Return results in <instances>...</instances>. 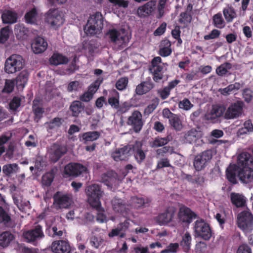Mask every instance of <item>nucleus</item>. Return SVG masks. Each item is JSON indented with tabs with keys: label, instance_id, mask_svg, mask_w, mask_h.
I'll return each mask as SVG.
<instances>
[{
	"label": "nucleus",
	"instance_id": "nucleus-1",
	"mask_svg": "<svg viewBox=\"0 0 253 253\" xmlns=\"http://www.w3.org/2000/svg\"><path fill=\"white\" fill-rule=\"evenodd\" d=\"M85 193L87 198V202L93 208L98 211L101 209L100 198L103 195V192L100 186L93 184L88 186L85 189Z\"/></svg>",
	"mask_w": 253,
	"mask_h": 253
},
{
	"label": "nucleus",
	"instance_id": "nucleus-2",
	"mask_svg": "<svg viewBox=\"0 0 253 253\" xmlns=\"http://www.w3.org/2000/svg\"><path fill=\"white\" fill-rule=\"evenodd\" d=\"M103 26L102 15L96 12L90 16L84 28V31L87 35H94L100 32Z\"/></svg>",
	"mask_w": 253,
	"mask_h": 253
},
{
	"label": "nucleus",
	"instance_id": "nucleus-3",
	"mask_svg": "<svg viewBox=\"0 0 253 253\" xmlns=\"http://www.w3.org/2000/svg\"><path fill=\"white\" fill-rule=\"evenodd\" d=\"M106 36L112 42L120 47L125 45L130 39L128 31L124 29L119 31L115 29L110 30Z\"/></svg>",
	"mask_w": 253,
	"mask_h": 253
},
{
	"label": "nucleus",
	"instance_id": "nucleus-4",
	"mask_svg": "<svg viewBox=\"0 0 253 253\" xmlns=\"http://www.w3.org/2000/svg\"><path fill=\"white\" fill-rule=\"evenodd\" d=\"M24 66L23 57L18 54H13L6 59L4 70L8 74H13L22 69Z\"/></svg>",
	"mask_w": 253,
	"mask_h": 253
},
{
	"label": "nucleus",
	"instance_id": "nucleus-5",
	"mask_svg": "<svg viewBox=\"0 0 253 253\" xmlns=\"http://www.w3.org/2000/svg\"><path fill=\"white\" fill-rule=\"evenodd\" d=\"M238 227L246 234L253 231V217L252 213L248 211H244L240 212L237 218Z\"/></svg>",
	"mask_w": 253,
	"mask_h": 253
},
{
	"label": "nucleus",
	"instance_id": "nucleus-6",
	"mask_svg": "<svg viewBox=\"0 0 253 253\" xmlns=\"http://www.w3.org/2000/svg\"><path fill=\"white\" fill-rule=\"evenodd\" d=\"M45 21L52 28H57L64 23L63 14L58 9H50L45 15Z\"/></svg>",
	"mask_w": 253,
	"mask_h": 253
},
{
	"label": "nucleus",
	"instance_id": "nucleus-7",
	"mask_svg": "<svg viewBox=\"0 0 253 253\" xmlns=\"http://www.w3.org/2000/svg\"><path fill=\"white\" fill-rule=\"evenodd\" d=\"M244 103L237 100L231 103L224 109V117L226 119H234L241 116L243 113Z\"/></svg>",
	"mask_w": 253,
	"mask_h": 253
},
{
	"label": "nucleus",
	"instance_id": "nucleus-8",
	"mask_svg": "<svg viewBox=\"0 0 253 253\" xmlns=\"http://www.w3.org/2000/svg\"><path fill=\"white\" fill-rule=\"evenodd\" d=\"M194 235L205 240H209L211 236V232L209 224L203 219H198L194 223Z\"/></svg>",
	"mask_w": 253,
	"mask_h": 253
},
{
	"label": "nucleus",
	"instance_id": "nucleus-9",
	"mask_svg": "<svg viewBox=\"0 0 253 253\" xmlns=\"http://www.w3.org/2000/svg\"><path fill=\"white\" fill-rule=\"evenodd\" d=\"M212 158L211 152L206 151L196 156L194 161V166L197 170L203 169Z\"/></svg>",
	"mask_w": 253,
	"mask_h": 253
},
{
	"label": "nucleus",
	"instance_id": "nucleus-10",
	"mask_svg": "<svg viewBox=\"0 0 253 253\" xmlns=\"http://www.w3.org/2000/svg\"><path fill=\"white\" fill-rule=\"evenodd\" d=\"M87 168L78 163H70L64 168V174L66 176H77L87 172Z\"/></svg>",
	"mask_w": 253,
	"mask_h": 253
},
{
	"label": "nucleus",
	"instance_id": "nucleus-11",
	"mask_svg": "<svg viewBox=\"0 0 253 253\" xmlns=\"http://www.w3.org/2000/svg\"><path fill=\"white\" fill-rule=\"evenodd\" d=\"M160 57H156L152 61L151 67L150 68L151 72L153 74V80L156 82H159L163 78L162 71L163 69V64L161 62Z\"/></svg>",
	"mask_w": 253,
	"mask_h": 253
},
{
	"label": "nucleus",
	"instance_id": "nucleus-12",
	"mask_svg": "<svg viewBox=\"0 0 253 253\" xmlns=\"http://www.w3.org/2000/svg\"><path fill=\"white\" fill-rule=\"evenodd\" d=\"M131 148L130 145H127L116 149L112 153L111 157L115 161H125L130 155Z\"/></svg>",
	"mask_w": 253,
	"mask_h": 253
},
{
	"label": "nucleus",
	"instance_id": "nucleus-13",
	"mask_svg": "<svg viewBox=\"0 0 253 253\" xmlns=\"http://www.w3.org/2000/svg\"><path fill=\"white\" fill-rule=\"evenodd\" d=\"M196 217V214L189 208L185 206H182L180 208L178 211V218L181 222L189 224Z\"/></svg>",
	"mask_w": 253,
	"mask_h": 253
},
{
	"label": "nucleus",
	"instance_id": "nucleus-14",
	"mask_svg": "<svg viewBox=\"0 0 253 253\" xmlns=\"http://www.w3.org/2000/svg\"><path fill=\"white\" fill-rule=\"evenodd\" d=\"M127 124L133 126L136 132H139L143 126L142 115L140 112L137 111L133 112L128 118Z\"/></svg>",
	"mask_w": 253,
	"mask_h": 253
},
{
	"label": "nucleus",
	"instance_id": "nucleus-15",
	"mask_svg": "<svg viewBox=\"0 0 253 253\" xmlns=\"http://www.w3.org/2000/svg\"><path fill=\"white\" fill-rule=\"evenodd\" d=\"M23 237L28 242H33L44 236L43 233L40 226H37L35 228L23 233Z\"/></svg>",
	"mask_w": 253,
	"mask_h": 253
},
{
	"label": "nucleus",
	"instance_id": "nucleus-16",
	"mask_svg": "<svg viewBox=\"0 0 253 253\" xmlns=\"http://www.w3.org/2000/svg\"><path fill=\"white\" fill-rule=\"evenodd\" d=\"M54 204L59 208H67L72 203L71 197L67 195L60 192H57L54 195Z\"/></svg>",
	"mask_w": 253,
	"mask_h": 253
},
{
	"label": "nucleus",
	"instance_id": "nucleus-17",
	"mask_svg": "<svg viewBox=\"0 0 253 253\" xmlns=\"http://www.w3.org/2000/svg\"><path fill=\"white\" fill-rule=\"evenodd\" d=\"M52 251L54 253H70L71 247L69 243L63 240L55 241L51 246Z\"/></svg>",
	"mask_w": 253,
	"mask_h": 253
},
{
	"label": "nucleus",
	"instance_id": "nucleus-18",
	"mask_svg": "<svg viewBox=\"0 0 253 253\" xmlns=\"http://www.w3.org/2000/svg\"><path fill=\"white\" fill-rule=\"evenodd\" d=\"M31 47L35 53H41L46 49L47 43L43 38L39 37L34 40Z\"/></svg>",
	"mask_w": 253,
	"mask_h": 253
},
{
	"label": "nucleus",
	"instance_id": "nucleus-19",
	"mask_svg": "<svg viewBox=\"0 0 253 253\" xmlns=\"http://www.w3.org/2000/svg\"><path fill=\"white\" fill-rule=\"evenodd\" d=\"M66 152L65 146L54 144L51 146L49 158L52 162H56Z\"/></svg>",
	"mask_w": 253,
	"mask_h": 253
},
{
	"label": "nucleus",
	"instance_id": "nucleus-20",
	"mask_svg": "<svg viewBox=\"0 0 253 253\" xmlns=\"http://www.w3.org/2000/svg\"><path fill=\"white\" fill-rule=\"evenodd\" d=\"M175 210L173 207H169L163 213L157 217V221L161 225H164L170 222L175 215Z\"/></svg>",
	"mask_w": 253,
	"mask_h": 253
},
{
	"label": "nucleus",
	"instance_id": "nucleus-21",
	"mask_svg": "<svg viewBox=\"0 0 253 253\" xmlns=\"http://www.w3.org/2000/svg\"><path fill=\"white\" fill-rule=\"evenodd\" d=\"M224 108L222 106L213 107L205 115V118L208 121L215 122L216 120L222 115L224 116Z\"/></svg>",
	"mask_w": 253,
	"mask_h": 253
},
{
	"label": "nucleus",
	"instance_id": "nucleus-22",
	"mask_svg": "<svg viewBox=\"0 0 253 253\" xmlns=\"http://www.w3.org/2000/svg\"><path fill=\"white\" fill-rule=\"evenodd\" d=\"M240 180L245 183H248L253 180V169L250 168H244L238 171Z\"/></svg>",
	"mask_w": 253,
	"mask_h": 253
},
{
	"label": "nucleus",
	"instance_id": "nucleus-23",
	"mask_svg": "<svg viewBox=\"0 0 253 253\" xmlns=\"http://www.w3.org/2000/svg\"><path fill=\"white\" fill-rule=\"evenodd\" d=\"M112 206L113 210L124 214L129 209V206L121 199L114 198L112 200Z\"/></svg>",
	"mask_w": 253,
	"mask_h": 253
},
{
	"label": "nucleus",
	"instance_id": "nucleus-24",
	"mask_svg": "<svg viewBox=\"0 0 253 253\" xmlns=\"http://www.w3.org/2000/svg\"><path fill=\"white\" fill-rule=\"evenodd\" d=\"M253 163V157L247 152H243L239 155L238 157V165L239 167L244 168H250Z\"/></svg>",
	"mask_w": 253,
	"mask_h": 253
},
{
	"label": "nucleus",
	"instance_id": "nucleus-25",
	"mask_svg": "<svg viewBox=\"0 0 253 253\" xmlns=\"http://www.w3.org/2000/svg\"><path fill=\"white\" fill-rule=\"evenodd\" d=\"M1 19L4 23L13 24L17 20V14L11 10H5L1 15Z\"/></svg>",
	"mask_w": 253,
	"mask_h": 253
},
{
	"label": "nucleus",
	"instance_id": "nucleus-26",
	"mask_svg": "<svg viewBox=\"0 0 253 253\" xmlns=\"http://www.w3.org/2000/svg\"><path fill=\"white\" fill-rule=\"evenodd\" d=\"M154 4L152 1H149L139 7L137 10V13L140 17H144L150 14L154 9Z\"/></svg>",
	"mask_w": 253,
	"mask_h": 253
},
{
	"label": "nucleus",
	"instance_id": "nucleus-27",
	"mask_svg": "<svg viewBox=\"0 0 253 253\" xmlns=\"http://www.w3.org/2000/svg\"><path fill=\"white\" fill-rule=\"evenodd\" d=\"M68 61L67 57L58 53H54L49 59L50 63L55 66L66 64Z\"/></svg>",
	"mask_w": 253,
	"mask_h": 253
},
{
	"label": "nucleus",
	"instance_id": "nucleus-28",
	"mask_svg": "<svg viewBox=\"0 0 253 253\" xmlns=\"http://www.w3.org/2000/svg\"><path fill=\"white\" fill-rule=\"evenodd\" d=\"M100 135V133L97 131H88L80 135V138L84 143H87L97 140Z\"/></svg>",
	"mask_w": 253,
	"mask_h": 253
},
{
	"label": "nucleus",
	"instance_id": "nucleus-29",
	"mask_svg": "<svg viewBox=\"0 0 253 253\" xmlns=\"http://www.w3.org/2000/svg\"><path fill=\"white\" fill-rule=\"evenodd\" d=\"M117 174L114 171H109L107 173L102 174L101 181L106 185L108 187L111 188L113 184L116 180Z\"/></svg>",
	"mask_w": 253,
	"mask_h": 253
},
{
	"label": "nucleus",
	"instance_id": "nucleus-30",
	"mask_svg": "<svg viewBox=\"0 0 253 253\" xmlns=\"http://www.w3.org/2000/svg\"><path fill=\"white\" fill-rule=\"evenodd\" d=\"M230 199L232 203L237 207H242L245 206L246 198L239 193L232 192L230 194Z\"/></svg>",
	"mask_w": 253,
	"mask_h": 253
},
{
	"label": "nucleus",
	"instance_id": "nucleus-31",
	"mask_svg": "<svg viewBox=\"0 0 253 253\" xmlns=\"http://www.w3.org/2000/svg\"><path fill=\"white\" fill-rule=\"evenodd\" d=\"M241 84L240 83H235L233 84H229L228 86L224 88H219L218 89V92L224 96H228L231 93H234V92L239 90Z\"/></svg>",
	"mask_w": 253,
	"mask_h": 253
},
{
	"label": "nucleus",
	"instance_id": "nucleus-32",
	"mask_svg": "<svg viewBox=\"0 0 253 253\" xmlns=\"http://www.w3.org/2000/svg\"><path fill=\"white\" fill-rule=\"evenodd\" d=\"M108 103L111 107L117 109L119 106V94L115 89L110 91V96L108 98Z\"/></svg>",
	"mask_w": 253,
	"mask_h": 253
},
{
	"label": "nucleus",
	"instance_id": "nucleus-33",
	"mask_svg": "<svg viewBox=\"0 0 253 253\" xmlns=\"http://www.w3.org/2000/svg\"><path fill=\"white\" fill-rule=\"evenodd\" d=\"M15 34L19 39H24L27 36L29 31L23 24H17L15 26Z\"/></svg>",
	"mask_w": 253,
	"mask_h": 253
},
{
	"label": "nucleus",
	"instance_id": "nucleus-34",
	"mask_svg": "<svg viewBox=\"0 0 253 253\" xmlns=\"http://www.w3.org/2000/svg\"><path fill=\"white\" fill-rule=\"evenodd\" d=\"M153 88V85L149 82H144L138 84L135 89L136 93L139 95L146 93Z\"/></svg>",
	"mask_w": 253,
	"mask_h": 253
},
{
	"label": "nucleus",
	"instance_id": "nucleus-35",
	"mask_svg": "<svg viewBox=\"0 0 253 253\" xmlns=\"http://www.w3.org/2000/svg\"><path fill=\"white\" fill-rule=\"evenodd\" d=\"M239 170L235 165H230L226 169V176L229 181L233 183H236V174Z\"/></svg>",
	"mask_w": 253,
	"mask_h": 253
},
{
	"label": "nucleus",
	"instance_id": "nucleus-36",
	"mask_svg": "<svg viewBox=\"0 0 253 253\" xmlns=\"http://www.w3.org/2000/svg\"><path fill=\"white\" fill-rule=\"evenodd\" d=\"M14 239L13 235L9 232H4L0 235V246L5 247Z\"/></svg>",
	"mask_w": 253,
	"mask_h": 253
},
{
	"label": "nucleus",
	"instance_id": "nucleus-37",
	"mask_svg": "<svg viewBox=\"0 0 253 253\" xmlns=\"http://www.w3.org/2000/svg\"><path fill=\"white\" fill-rule=\"evenodd\" d=\"M224 16L226 20L228 22H232L235 18L236 17L237 14L234 9L231 6H227L223 11Z\"/></svg>",
	"mask_w": 253,
	"mask_h": 253
},
{
	"label": "nucleus",
	"instance_id": "nucleus-38",
	"mask_svg": "<svg viewBox=\"0 0 253 253\" xmlns=\"http://www.w3.org/2000/svg\"><path fill=\"white\" fill-rule=\"evenodd\" d=\"M172 127L176 130H181L183 127L180 118L177 115H172L169 120Z\"/></svg>",
	"mask_w": 253,
	"mask_h": 253
},
{
	"label": "nucleus",
	"instance_id": "nucleus-39",
	"mask_svg": "<svg viewBox=\"0 0 253 253\" xmlns=\"http://www.w3.org/2000/svg\"><path fill=\"white\" fill-rule=\"evenodd\" d=\"M19 167L16 164H9L5 165L2 167V171L6 175L10 176L11 174L18 171Z\"/></svg>",
	"mask_w": 253,
	"mask_h": 253
},
{
	"label": "nucleus",
	"instance_id": "nucleus-40",
	"mask_svg": "<svg viewBox=\"0 0 253 253\" xmlns=\"http://www.w3.org/2000/svg\"><path fill=\"white\" fill-rule=\"evenodd\" d=\"M161 46L159 51L161 56L166 57L171 54L170 43L169 41H164L161 43Z\"/></svg>",
	"mask_w": 253,
	"mask_h": 253
},
{
	"label": "nucleus",
	"instance_id": "nucleus-41",
	"mask_svg": "<svg viewBox=\"0 0 253 253\" xmlns=\"http://www.w3.org/2000/svg\"><path fill=\"white\" fill-rule=\"evenodd\" d=\"M25 18L26 22L28 23H35L38 19V13L36 9L34 8L27 12L25 15Z\"/></svg>",
	"mask_w": 253,
	"mask_h": 253
},
{
	"label": "nucleus",
	"instance_id": "nucleus-42",
	"mask_svg": "<svg viewBox=\"0 0 253 253\" xmlns=\"http://www.w3.org/2000/svg\"><path fill=\"white\" fill-rule=\"evenodd\" d=\"M169 140L167 137L161 138L156 137L154 140L150 141V146L152 148H156L159 147H162L166 145Z\"/></svg>",
	"mask_w": 253,
	"mask_h": 253
},
{
	"label": "nucleus",
	"instance_id": "nucleus-43",
	"mask_svg": "<svg viewBox=\"0 0 253 253\" xmlns=\"http://www.w3.org/2000/svg\"><path fill=\"white\" fill-rule=\"evenodd\" d=\"M112 6V10L115 12L120 7L126 8L128 6V1L125 0H109Z\"/></svg>",
	"mask_w": 253,
	"mask_h": 253
},
{
	"label": "nucleus",
	"instance_id": "nucleus-44",
	"mask_svg": "<svg viewBox=\"0 0 253 253\" xmlns=\"http://www.w3.org/2000/svg\"><path fill=\"white\" fill-rule=\"evenodd\" d=\"M232 65L228 62L223 63L216 69V74L219 76H223L227 74L231 69Z\"/></svg>",
	"mask_w": 253,
	"mask_h": 253
},
{
	"label": "nucleus",
	"instance_id": "nucleus-45",
	"mask_svg": "<svg viewBox=\"0 0 253 253\" xmlns=\"http://www.w3.org/2000/svg\"><path fill=\"white\" fill-rule=\"evenodd\" d=\"M191 242V237L190 234L188 232H186L183 235L182 241H181V245L185 252L188 251L190 249Z\"/></svg>",
	"mask_w": 253,
	"mask_h": 253
},
{
	"label": "nucleus",
	"instance_id": "nucleus-46",
	"mask_svg": "<svg viewBox=\"0 0 253 253\" xmlns=\"http://www.w3.org/2000/svg\"><path fill=\"white\" fill-rule=\"evenodd\" d=\"M70 109L74 116H78L83 110L82 104L79 101H74L70 106Z\"/></svg>",
	"mask_w": 253,
	"mask_h": 253
},
{
	"label": "nucleus",
	"instance_id": "nucleus-47",
	"mask_svg": "<svg viewBox=\"0 0 253 253\" xmlns=\"http://www.w3.org/2000/svg\"><path fill=\"white\" fill-rule=\"evenodd\" d=\"M28 79V74L25 71H23L16 78V84L18 85L23 87L26 84Z\"/></svg>",
	"mask_w": 253,
	"mask_h": 253
},
{
	"label": "nucleus",
	"instance_id": "nucleus-48",
	"mask_svg": "<svg viewBox=\"0 0 253 253\" xmlns=\"http://www.w3.org/2000/svg\"><path fill=\"white\" fill-rule=\"evenodd\" d=\"M10 33L9 27L2 28L0 31V43H5L8 39Z\"/></svg>",
	"mask_w": 253,
	"mask_h": 253
},
{
	"label": "nucleus",
	"instance_id": "nucleus-49",
	"mask_svg": "<svg viewBox=\"0 0 253 253\" xmlns=\"http://www.w3.org/2000/svg\"><path fill=\"white\" fill-rule=\"evenodd\" d=\"M63 120L60 118H55L49 123L46 124L48 129H53L59 127L63 123Z\"/></svg>",
	"mask_w": 253,
	"mask_h": 253
},
{
	"label": "nucleus",
	"instance_id": "nucleus-50",
	"mask_svg": "<svg viewBox=\"0 0 253 253\" xmlns=\"http://www.w3.org/2000/svg\"><path fill=\"white\" fill-rule=\"evenodd\" d=\"M197 132L194 130H191L186 133L184 135V142L191 143L196 140Z\"/></svg>",
	"mask_w": 253,
	"mask_h": 253
},
{
	"label": "nucleus",
	"instance_id": "nucleus-51",
	"mask_svg": "<svg viewBox=\"0 0 253 253\" xmlns=\"http://www.w3.org/2000/svg\"><path fill=\"white\" fill-rule=\"evenodd\" d=\"M213 21L214 25L218 28H222L225 26V22L220 13L214 15L213 17Z\"/></svg>",
	"mask_w": 253,
	"mask_h": 253
},
{
	"label": "nucleus",
	"instance_id": "nucleus-52",
	"mask_svg": "<svg viewBox=\"0 0 253 253\" xmlns=\"http://www.w3.org/2000/svg\"><path fill=\"white\" fill-rule=\"evenodd\" d=\"M103 81V78L101 77H99L94 84H91L88 89V91L90 92L92 95H93L96 91L98 90L99 85Z\"/></svg>",
	"mask_w": 253,
	"mask_h": 253
},
{
	"label": "nucleus",
	"instance_id": "nucleus-53",
	"mask_svg": "<svg viewBox=\"0 0 253 253\" xmlns=\"http://www.w3.org/2000/svg\"><path fill=\"white\" fill-rule=\"evenodd\" d=\"M159 103V100L158 98H155L152 100L151 103L149 104L144 110L145 114H150L156 108Z\"/></svg>",
	"mask_w": 253,
	"mask_h": 253
},
{
	"label": "nucleus",
	"instance_id": "nucleus-54",
	"mask_svg": "<svg viewBox=\"0 0 253 253\" xmlns=\"http://www.w3.org/2000/svg\"><path fill=\"white\" fill-rule=\"evenodd\" d=\"M38 102L39 100L37 99H35L33 101V108L36 118L39 119L42 117L43 111L42 108L37 106Z\"/></svg>",
	"mask_w": 253,
	"mask_h": 253
},
{
	"label": "nucleus",
	"instance_id": "nucleus-55",
	"mask_svg": "<svg viewBox=\"0 0 253 253\" xmlns=\"http://www.w3.org/2000/svg\"><path fill=\"white\" fill-rule=\"evenodd\" d=\"M23 97H14L9 103V108L12 110H16L21 105Z\"/></svg>",
	"mask_w": 253,
	"mask_h": 253
},
{
	"label": "nucleus",
	"instance_id": "nucleus-56",
	"mask_svg": "<svg viewBox=\"0 0 253 253\" xmlns=\"http://www.w3.org/2000/svg\"><path fill=\"white\" fill-rule=\"evenodd\" d=\"M103 240L100 237L95 236L92 237L90 239V244L91 247L98 249L101 247L103 243Z\"/></svg>",
	"mask_w": 253,
	"mask_h": 253
},
{
	"label": "nucleus",
	"instance_id": "nucleus-57",
	"mask_svg": "<svg viewBox=\"0 0 253 253\" xmlns=\"http://www.w3.org/2000/svg\"><path fill=\"white\" fill-rule=\"evenodd\" d=\"M54 178V175L52 172H47L42 176V182L43 185L49 186Z\"/></svg>",
	"mask_w": 253,
	"mask_h": 253
},
{
	"label": "nucleus",
	"instance_id": "nucleus-58",
	"mask_svg": "<svg viewBox=\"0 0 253 253\" xmlns=\"http://www.w3.org/2000/svg\"><path fill=\"white\" fill-rule=\"evenodd\" d=\"M179 247L178 243H171L167 248L161 251V253H175Z\"/></svg>",
	"mask_w": 253,
	"mask_h": 253
},
{
	"label": "nucleus",
	"instance_id": "nucleus-59",
	"mask_svg": "<svg viewBox=\"0 0 253 253\" xmlns=\"http://www.w3.org/2000/svg\"><path fill=\"white\" fill-rule=\"evenodd\" d=\"M127 83L128 80L126 78H121L117 82L116 87L118 89L123 90L126 88Z\"/></svg>",
	"mask_w": 253,
	"mask_h": 253
},
{
	"label": "nucleus",
	"instance_id": "nucleus-60",
	"mask_svg": "<svg viewBox=\"0 0 253 253\" xmlns=\"http://www.w3.org/2000/svg\"><path fill=\"white\" fill-rule=\"evenodd\" d=\"M10 220V217L4 211V210L0 207V223H3L7 224Z\"/></svg>",
	"mask_w": 253,
	"mask_h": 253
},
{
	"label": "nucleus",
	"instance_id": "nucleus-61",
	"mask_svg": "<svg viewBox=\"0 0 253 253\" xmlns=\"http://www.w3.org/2000/svg\"><path fill=\"white\" fill-rule=\"evenodd\" d=\"M82 84L78 81H73L70 82L67 87V90L69 92H73L78 90L81 88Z\"/></svg>",
	"mask_w": 253,
	"mask_h": 253
},
{
	"label": "nucleus",
	"instance_id": "nucleus-62",
	"mask_svg": "<svg viewBox=\"0 0 253 253\" xmlns=\"http://www.w3.org/2000/svg\"><path fill=\"white\" fill-rule=\"evenodd\" d=\"M132 206L135 208H139L144 204V200L141 198L134 197L131 198Z\"/></svg>",
	"mask_w": 253,
	"mask_h": 253
},
{
	"label": "nucleus",
	"instance_id": "nucleus-63",
	"mask_svg": "<svg viewBox=\"0 0 253 253\" xmlns=\"http://www.w3.org/2000/svg\"><path fill=\"white\" fill-rule=\"evenodd\" d=\"M122 231H123L122 229L118 226L117 228L112 229L111 232L109 233L108 236L110 237H114L119 235L120 238H124L125 236V234L122 233Z\"/></svg>",
	"mask_w": 253,
	"mask_h": 253
},
{
	"label": "nucleus",
	"instance_id": "nucleus-64",
	"mask_svg": "<svg viewBox=\"0 0 253 253\" xmlns=\"http://www.w3.org/2000/svg\"><path fill=\"white\" fill-rule=\"evenodd\" d=\"M15 85V81L12 80H7L5 81V86L3 91L6 92H11Z\"/></svg>",
	"mask_w": 253,
	"mask_h": 253
}]
</instances>
